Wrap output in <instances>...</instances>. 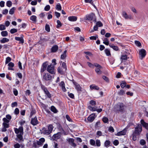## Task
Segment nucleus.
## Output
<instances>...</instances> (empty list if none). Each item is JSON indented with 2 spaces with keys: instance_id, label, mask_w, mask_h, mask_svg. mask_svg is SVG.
I'll use <instances>...</instances> for the list:
<instances>
[{
  "instance_id": "49",
  "label": "nucleus",
  "mask_w": 148,
  "mask_h": 148,
  "mask_svg": "<svg viewBox=\"0 0 148 148\" xmlns=\"http://www.w3.org/2000/svg\"><path fill=\"white\" fill-rule=\"evenodd\" d=\"M135 43L136 45L138 47H140L141 46V43L138 41H135Z\"/></svg>"
},
{
  "instance_id": "31",
  "label": "nucleus",
  "mask_w": 148,
  "mask_h": 148,
  "mask_svg": "<svg viewBox=\"0 0 148 148\" xmlns=\"http://www.w3.org/2000/svg\"><path fill=\"white\" fill-rule=\"evenodd\" d=\"M1 34L3 37L6 36L8 35V32L6 31H3L1 32Z\"/></svg>"
},
{
  "instance_id": "4",
  "label": "nucleus",
  "mask_w": 148,
  "mask_h": 148,
  "mask_svg": "<svg viewBox=\"0 0 148 148\" xmlns=\"http://www.w3.org/2000/svg\"><path fill=\"white\" fill-rule=\"evenodd\" d=\"M95 67H96L95 71L97 74L99 75H101L102 72L101 69H102V67L100 65L97 63H95Z\"/></svg>"
},
{
  "instance_id": "36",
  "label": "nucleus",
  "mask_w": 148,
  "mask_h": 148,
  "mask_svg": "<svg viewBox=\"0 0 148 148\" xmlns=\"http://www.w3.org/2000/svg\"><path fill=\"white\" fill-rule=\"evenodd\" d=\"M36 18L37 17L36 16L32 15L30 17V19L34 22H36Z\"/></svg>"
},
{
  "instance_id": "25",
  "label": "nucleus",
  "mask_w": 148,
  "mask_h": 148,
  "mask_svg": "<svg viewBox=\"0 0 148 148\" xmlns=\"http://www.w3.org/2000/svg\"><path fill=\"white\" fill-rule=\"evenodd\" d=\"M67 51L65 50L61 56L60 58L61 59L64 60L65 59L66 57Z\"/></svg>"
},
{
  "instance_id": "40",
  "label": "nucleus",
  "mask_w": 148,
  "mask_h": 148,
  "mask_svg": "<svg viewBox=\"0 0 148 148\" xmlns=\"http://www.w3.org/2000/svg\"><path fill=\"white\" fill-rule=\"evenodd\" d=\"M89 104L92 106H95L96 105V103L95 101L93 100H91L89 101Z\"/></svg>"
},
{
  "instance_id": "46",
  "label": "nucleus",
  "mask_w": 148,
  "mask_h": 148,
  "mask_svg": "<svg viewBox=\"0 0 148 148\" xmlns=\"http://www.w3.org/2000/svg\"><path fill=\"white\" fill-rule=\"evenodd\" d=\"M12 5V2L10 1H8L6 3V5L9 7H11Z\"/></svg>"
},
{
  "instance_id": "45",
  "label": "nucleus",
  "mask_w": 148,
  "mask_h": 148,
  "mask_svg": "<svg viewBox=\"0 0 148 148\" xmlns=\"http://www.w3.org/2000/svg\"><path fill=\"white\" fill-rule=\"evenodd\" d=\"M2 125L3 127H4L6 128H9L10 126L9 124H8L7 123H2Z\"/></svg>"
},
{
  "instance_id": "39",
  "label": "nucleus",
  "mask_w": 148,
  "mask_h": 148,
  "mask_svg": "<svg viewBox=\"0 0 148 148\" xmlns=\"http://www.w3.org/2000/svg\"><path fill=\"white\" fill-rule=\"evenodd\" d=\"M45 29L48 32H49L50 31L49 25L47 24H46L45 26Z\"/></svg>"
},
{
  "instance_id": "47",
  "label": "nucleus",
  "mask_w": 148,
  "mask_h": 148,
  "mask_svg": "<svg viewBox=\"0 0 148 148\" xmlns=\"http://www.w3.org/2000/svg\"><path fill=\"white\" fill-rule=\"evenodd\" d=\"M17 32V29L15 28H13L11 29L10 30V32L11 34H14Z\"/></svg>"
},
{
  "instance_id": "5",
  "label": "nucleus",
  "mask_w": 148,
  "mask_h": 148,
  "mask_svg": "<svg viewBox=\"0 0 148 148\" xmlns=\"http://www.w3.org/2000/svg\"><path fill=\"white\" fill-rule=\"evenodd\" d=\"M115 109L117 111H122L124 109V106L122 103H118L115 106Z\"/></svg>"
},
{
  "instance_id": "20",
  "label": "nucleus",
  "mask_w": 148,
  "mask_h": 148,
  "mask_svg": "<svg viewBox=\"0 0 148 148\" xmlns=\"http://www.w3.org/2000/svg\"><path fill=\"white\" fill-rule=\"evenodd\" d=\"M15 39L16 40L20 41V43H24L23 35H22V36L21 37H15Z\"/></svg>"
},
{
  "instance_id": "14",
  "label": "nucleus",
  "mask_w": 148,
  "mask_h": 148,
  "mask_svg": "<svg viewBox=\"0 0 148 148\" xmlns=\"http://www.w3.org/2000/svg\"><path fill=\"white\" fill-rule=\"evenodd\" d=\"M96 117V114L95 113H93L90 115L88 118V120L90 122H92Z\"/></svg>"
},
{
  "instance_id": "24",
  "label": "nucleus",
  "mask_w": 148,
  "mask_h": 148,
  "mask_svg": "<svg viewBox=\"0 0 148 148\" xmlns=\"http://www.w3.org/2000/svg\"><path fill=\"white\" fill-rule=\"evenodd\" d=\"M127 58H129V57H127L126 55H122L121 56V62H123V61L126 60Z\"/></svg>"
},
{
  "instance_id": "54",
  "label": "nucleus",
  "mask_w": 148,
  "mask_h": 148,
  "mask_svg": "<svg viewBox=\"0 0 148 148\" xmlns=\"http://www.w3.org/2000/svg\"><path fill=\"white\" fill-rule=\"evenodd\" d=\"M102 120L104 123H107L108 121V119L106 117L103 118Z\"/></svg>"
},
{
  "instance_id": "8",
  "label": "nucleus",
  "mask_w": 148,
  "mask_h": 148,
  "mask_svg": "<svg viewBox=\"0 0 148 148\" xmlns=\"http://www.w3.org/2000/svg\"><path fill=\"white\" fill-rule=\"evenodd\" d=\"M52 77L49 74L45 73L42 76V79L44 81L50 80L51 79Z\"/></svg>"
},
{
  "instance_id": "2",
  "label": "nucleus",
  "mask_w": 148,
  "mask_h": 148,
  "mask_svg": "<svg viewBox=\"0 0 148 148\" xmlns=\"http://www.w3.org/2000/svg\"><path fill=\"white\" fill-rule=\"evenodd\" d=\"M142 130V127L140 124H138L135 128L134 131L133 132L132 134V139L133 140L136 141L137 140V136H139Z\"/></svg>"
},
{
  "instance_id": "44",
  "label": "nucleus",
  "mask_w": 148,
  "mask_h": 148,
  "mask_svg": "<svg viewBox=\"0 0 148 148\" xmlns=\"http://www.w3.org/2000/svg\"><path fill=\"white\" fill-rule=\"evenodd\" d=\"M96 25L98 27H101L103 26V24L100 21H99L97 22Z\"/></svg>"
},
{
  "instance_id": "62",
  "label": "nucleus",
  "mask_w": 148,
  "mask_h": 148,
  "mask_svg": "<svg viewBox=\"0 0 148 148\" xmlns=\"http://www.w3.org/2000/svg\"><path fill=\"white\" fill-rule=\"evenodd\" d=\"M3 120L4 121L3 123H8L9 122V120L6 119V118H4L3 119Z\"/></svg>"
},
{
  "instance_id": "56",
  "label": "nucleus",
  "mask_w": 148,
  "mask_h": 148,
  "mask_svg": "<svg viewBox=\"0 0 148 148\" xmlns=\"http://www.w3.org/2000/svg\"><path fill=\"white\" fill-rule=\"evenodd\" d=\"M58 72L61 74H62L63 73V71H62L61 68L59 67L58 68Z\"/></svg>"
},
{
  "instance_id": "50",
  "label": "nucleus",
  "mask_w": 148,
  "mask_h": 148,
  "mask_svg": "<svg viewBox=\"0 0 148 148\" xmlns=\"http://www.w3.org/2000/svg\"><path fill=\"white\" fill-rule=\"evenodd\" d=\"M11 60V58L8 57H7L6 59L5 63L6 64L8 63Z\"/></svg>"
},
{
  "instance_id": "30",
  "label": "nucleus",
  "mask_w": 148,
  "mask_h": 148,
  "mask_svg": "<svg viewBox=\"0 0 148 148\" xmlns=\"http://www.w3.org/2000/svg\"><path fill=\"white\" fill-rule=\"evenodd\" d=\"M103 40V43L105 45H108L109 44V41L108 40V39L107 38H105Z\"/></svg>"
},
{
  "instance_id": "61",
  "label": "nucleus",
  "mask_w": 148,
  "mask_h": 148,
  "mask_svg": "<svg viewBox=\"0 0 148 148\" xmlns=\"http://www.w3.org/2000/svg\"><path fill=\"white\" fill-rule=\"evenodd\" d=\"M5 29V27L4 25H0V30H3Z\"/></svg>"
},
{
  "instance_id": "1",
  "label": "nucleus",
  "mask_w": 148,
  "mask_h": 148,
  "mask_svg": "<svg viewBox=\"0 0 148 148\" xmlns=\"http://www.w3.org/2000/svg\"><path fill=\"white\" fill-rule=\"evenodd\" d=\"M14 131L16 134H17L16 136L17 139L16 138V140L21 141L23 139V128L22 126L18 128L14 127Z\"/></svg>"
},
{
  "instance_id": "6",
  "label": "nucleus",
  "mask_w": 148,
  "mask_h": 148,
  "mask_svg": "<svg viewBox=\"0 0 148 148\" xmlns=\"http://www.w3.org/2000/svg\"><path fill=\"white\" fill-rule=\"evenodd\" d=\"M41 87L44 92L45 94L47 95V97L49 98H51V95L48 90L47 88L43 85H41Z\"/></svg>"
},
{
  "instance_id": "17",
  "label": "nucleus",
  "mask_w": 148,
  "mask_h": 148,
  "mask_svg": "<svg viewBox=\"0 0 148 148\" xmlns=\"http://www.w3.org/2000/svg\"><path fill=\"white\" fill-rule=\"evenodd\" d=\"M59 86L61 87L62 90L64 92H65L66 91V90L65 86V84L63 81L61 82L60 83Z\"/></svg>"
},
{
  "instance_id": "10",
  "label": "nucleus",
  "mask_w": 148,
  "mask_h": 148,
  "mask_svg": "<svg viewBox=\"0 0 148 148\" xmlns=\"http://www.w3.org/2000/svg\"><path fill=\"white\" fill-rule=\"evenodd\" d=\"M139 53L140 55L139 58L141 60L145 58L146 54V50L143 49H141L139 51Z\"/></svg>"
},
{
  "instance_id": "64",
  "label": "nucleus",
  "mask_w": 148,
  "mask_h": 148,
  "mask_svg": "<svg viewBox=\"0 0 148 148\" xmlns=\"http://www.w3.org/2000/svg\"><path fill=\"white\" fill-rule=\"evenodd\" d=\"M55 14L57 18H58L60 16V13L57 12H55Z\"/></svg>"
},
{
  "instance_id": "15",
  "label": "nucleus",
  "mask_w": 148,
  "mask_h": 148,
  "mask_svg": "<svg viewBox=\"0 0 148 148\" xmlns=\"http://www.w3.org/2000/svg\"><path fill=\"white\" fill-rule=\"evenodd\" d=\"M60 134L61 133L60 132H58L54 134L52 137L53 140H56L59 139L60 137Z\"/></svg>"
},
{
  "instance_id": "43",
  "label": "nucleus",
  "mask_w": 148,
  "mask_h": 148,
  "mask_svg": "<svg viewBox=\"0 0 148 148\" xmlns=\"http://www.w3.org/2000/svg\"><path fill=\"white\" fill-rule=\"evenodd\" d=\"M36 113V110L34 109H32L31 111L30 114V117H32V116L34 114H35Z\"/></svg>"
},
{
  "instance_id": "23",
  "label": "nucleus",
  "mask_w": 148,
  "mask_h": 148,
  "mask_svg": "<svg viewBox=\"0 0 148 148\" xmlns=\"http://www.w3.org/2000/svg\"><path fill=\"white\" fill-rule=\"evenodd\" d=\"M68 20L71 21H75L77 20V18L75 16H71L68 17Z\"/></svg>"
},
{
  "instance_id": "11",
  "label": "nucleus",
  "mask_w": 148,
  "mask_h": 148,
  "mask_svg": "<svg viewBox=\"0 0 148 148\" xmlns=\"http://www.w3.org/2000/svg\"><path fill=\"white\" fill-rule=\"evenodd\" d=\"M88 108L91 111L93 112L97 111L98 113H100L102 111L101 108L97 109L95 107L91 106L90 105L88 106Z\"/></svg>"
},
{
  "instance_id": "59",
  "label": "nucleus",
  "mask_w": 148,
  "mask_h": 148,
  "mask_svg": "<svg viewBox=\"0 0 148 148\" xmlns=\"http://www.w3.org/2000/svg\"><path fill=\"white\" fill-rule=\"evenodd\" d=\"M62 66L64 69H65V70L66 71V69H67V68H66V63L64 62H63L62 64Z\"/></svg>"
},
{
  "instance_id": "35",
  "label": "nucleus",
  "mask_w": 148,
  "mask_h": 148,
  "mask_svg": "<svg viewBox=\"0 0 148 148\" xmlns=\"http://www.w3.org/2000/svg\"><path fill=\"white\" fill-rule=\"evenodd\" d=\"M125 91L123 89H121L118 92V94L119 95H123L125 94Z\"/></svg>"
},
{
  "instance_id": "32",
  "label": "nucleus",
  "mask_w": 148,
  "mask_h": 148,
  "mask_svg": "<svg viewBox=\"0 0 148 148\" xmlns=\"http://www.w3.org/2000/svg\"><path fill=\"white\" fill-rule=\"evenodd\" d=\"M51 110L54 113H56L57 110L56 108L53 106H52L51 107Z\"/></svg>"
},
{
  "instance_id": "12",
  "label": "nucleus",
  "mask_w": 148,
  "mask_h": 148,
  "mask_svg": "<svg viewBox=\"0 0 148 148\" xmlns=\"http://www.w3.org/2000/svg\"><path fill=\"white\" fill-rule=\"evenodd\" d=\"M73 83L75 86V88L78 91L81 92L82 91V88L78 84L74 81V80L73 81Z\"/></svg>"
},
{
  "instance_id": "16",
  "label": "nucleus",
  "mask_w": 148,
  "mask_h": 148,
  "mask_svg": "<svg viewBox=\"0 0 148 148\" xmlns=\"http://www.w3.org/2000/svg\"><path fill=\"white\" fill-rule=\"evenodd\" d=\"M140 123L143 127L148 130V123L145 122L143 119H141V120Z\"/></svg>"
},
{
  "instance_id": "53",
  "label": "nucleus",
  "mask_w": 148,
  "mask_h": 148,
  "mask_svg": "<svg viewBox=\"0 0 148 148\" xmlns=\"http://www.w3.org/2000/svg\"><path fill=\"white\" fill-rule=\"evenodd\" d=\"M68 96L71 98L72 99H74V95L72 93H70L69 92H68Z\"/></svg>"
},
{
  "instance_id": "42",
  "label": "nucleus",
  "mask_w": 148,
  "mask_h": 148,
  "mask_svg": "<svg viewBox=\"0 0 148 148\" xmlns=\"http://www.w3.org/2000/svg\"><path fill=\"white\" fill-rule=\"evenodd\" d=\"M15 10V7H14L12 8L9 11V13L10 14H14V11Z\"/></svg>"
},
{
  "instance_id": "37",
  "label": "nucleus",
  "mask_w": 148,
  "mask_h": 148,
  "mask_svg": "<svg viewBox=\"0 0 148 148\" xmlns=\"http://www.w3.org/2000/svg\"><path fill=\"white\" fill-rule=\"evenodd\" d=\"M92 0H85V1L86 3H90L95 8L96 7L94 4L93 2H92Z\"/></svg>"
},
{
  "instance_id": "33",
  "label": "nucleus",
  "mask_w": 148,
  "mask_h": 148,
  "mask_svg": "<svg viewBox=\"0 0 148 148\" xmlns=\"http://www.w3.org/2000/svg\"><path fill=\"white\" fill-rule=\"evenodd\" d=\"M57 25L56 26L57 28L59 29L62 26V24L60 21L58 20L57 21Z\"/></svg>"
},
{
  "instance_id": "34",
  "label": "nucleus",
  "mask_w": 148,
  "mask_h": 148,
  "mask_svg": "<svg viewBox=\"0 0 148 148\" xmlns=\"http://www.w3.org/2000/svg\"><path fill=\"white\" fill-rule=\"evenodd\" d=\"M104 51L107 56H109L111 55L110 51L108 49H106L104 50Z\"/></svg>"
},
{
  "instance_id": "7",
  "label": "nucleus",
  "mask_w": 148,
  "mask_h": 148,
  "mask_svg": "<svg viewBox=\"0 0 148 148\" xmlns=\"http://www.w3.org/2000/svg\"><path fill=\"white\" fill-rule=\"evenodd\" d=\"M47 71L51 74H55L54 66L51 64L48 65L47 69Z\"/></svg>"
},
{
  "instance_id": "13",
  "label": "nucleus",
  "mask_w": 148,
  "mask_h": 148,
  "mask_svg": "<svg viewBox=\"0 0 148 148\" xmlns=\"http://www.w3.org/2000/svg\"><path fill=\"white\" fill-rule=\"evenodd\" d=\"M38 121L36 116L34 118H32L31 121V124L33 125H35L38 123Z\"/></svg>"
},
{
  "instance_id": "18",
  "label": "nucleus",
  "mask_w": 148,
  "mask_h": 148,
  "mask_svg": "<svg viewBox=\"0 0 148 148\" xmlns=\"http://www.w3.org/2000/svg\"><path fill=\"white\" fill-rule=\"evenodd\" d=\"M126 130L124 129L123 130L118 132L116 135L118 136H121L122 135H124L126 134Z\"/></svg>"
},
{
  "instance_id": "48",
  "label": "nucleus",
  "mask_w": 148,
  "mask_h": 148,
  "mask_svg": "<svg viewBox=\"0 0 148 148\" xmlns=\"http://www.w3.org/2000/svg\"><path fill=\"white\" fill-rule=\"evenodd\" d=\"M110 142L108 140H106L104 143V145L106 147H107L110 144Z\"/></svg>"
},
{
  "instance_id": "9",
  "label": "nucleus",
  "mask_w": 148,
  "mask_h": 148,
  "mask_svg": "<svg viewBox=\"0 0 148 148\" xmlns=\"http://www.w3.org/2000/svg\"><path fill=\"white\" fill-rule=\"evenodd\" d=\"M95 14L93 13H92L89 15H87L86 16V19L89 20H93L94 19L93 21L96 22V18H95Z\"/></svg>"
},
{
  "instance_id": "41",
  "label": "nucleus",
  "mask_w": 148,
  "mask_h": 148,
  "mask_svg": "<svg viewBox=\"0 0 148 148\" xmlns=\"http://www.w3.org/2000/svg\"><path fill=\"white\" fill-rule=\"evenodd\" d=\"M87 64L88 66L92 68H94L95 66V63L93 64L89 62H87Z\"/></svg>"
},
{
  "instance_id": "3",
  "label": "nucleus",
  "mask_w": 148,
  "mask_h": 148,
  "mask_svg": "<svg viewBox=\"0 0 148 148\" xmlns=\"http://www.w3.org/2000/svg\"><path fill=\"white\" fill-rule=\"evenodd\" d=\"M53 127L51 124L49 125L48 126V128L43 127L41 131H42V133L44 134L48 135L52 132Z\"/></svg>"
},
{
  "instance_id": "57",
  "label": "nucleus",
  "mask_w": 148,
  "mask_h": 148,
  "mask_svg": "<svg viewBox=\"0 0 148 148\" xmlns=\"http://www.w3.org/2000/svg\"><path fill=\"white\" fill-rule=\"evenodd\" d=\"M96 144L97 147H99L100 146V142L99 140H96Z\"/></svg>"
},
{
  "instance_id": "27",
  "label": "nucleus",
  "mask_w": 148,
  "mask_h": 148,
  "mask_svg": "<svg viewBox=\"0 0 148 148\" xmlns=\"http://www.w3.org/2000/svg\"><path fill=\"white\" fill-rule=\"evenodd\" d=\"M9 41V39L6 38H3L0 40L1 43H4Z\"/></svg>"
},
{
  "instance_id": "63",
  "label": "nucleus",
  "mask_w": 148,
  "mask_h": 148,
  "mask_svg": "<svg viewBox=\"0 0 148 148\" xmlns=\"http://www.w3.org/2000/svg\"><path fill=\"white\" fill-rule=\"evenodd\" d=\"M113 143L115 145L117 146L119 144V142L118 140H115L113 142Z\"/></svg>"
},
{
  "instance_id": "38",
  "label": "nucleus",
  "mask_w": 148,
  "mask_h": 148,
  "mask_svg": "<svg viewBox=\"0 0 148 148\" xmlns=\"http://www.w3.org/2000/svg\"><path fill=\"white\" fill-rule=\"evenodd\" d=\"M56 9L58 10H61L62 9V7L61 5L59 3H58L57 4L56 7Z\"/></svg>"
},
{
  "instance_id": "21",
  "label": "nucleus",
  "mask_w": 148,
  "mask_h": 148,
  "mask_svg": "<svg viewBox=\"0 0 148 148\" xmlns=\"http://www.w3.org/2000/svg\"><path fill=\"white\" fill-rule=\"evenodd\" d=\"M58 45H55L53 46L51 48V52L55 53L56 52L58 49Z\"/></svg>"
},
{
  "instance_id": "51",
  "label": "nucleus",
  "mask_w": 148,
  "mask_h": 148,
  "mask_svg": "<svg viewBox=\"0 0 148 148\" xmlns=\"http://www.w3.org/2000/svg\"><path fill=\"white\" fill-rule=\"evenodd\" d=\"M90 143L91 145L92 146H95V141L94 140L91 139L90 140Z\"/></svg>"
},
{
  "instance_id": "22",
  "label": "nucleus",
  "mask_w": 148,
  "mask_h": 148,
  "mask_svg": "<svg viewBox=\"0 0 148 148\" xmlns=\"http://www.w3.org/2000/svg\"><path fill=\"white\" fill-rule=\"evenodd\" d=\"M74 140L72 138H70L69 139L68 142L71 146L75 147L76 146V144L74 143Z\"/></svg>"
},
{
  "instance_id": "19",
  "label": "nucleus",
  "mask_w": 148,
  "mask_h": 148,
  "mask_svg": "<svg viewBox=\"0 0 148 148\" xmlns=\"http://www.w3.org/2000/svg\"><path fill=\"white\" fill-rule=\"evenodd\" d=\"M90 88L91 90H98L99 89V87L95 84H92L90 85Z\"/></svg>"
},
{
  "instance_id": "58",
  "label": "nucleus",
  "mask_w": 148,
  "mask_h": 148,
  "mask_svg": "<svg viewBox=\"0 0 148 148\" xmlns=\"http://www.w3.org/2000/svg\"><path fill=\"white\" fill-rule=\"evenodd\" d=\"M50 6L49 5H47L45 8L44 10L46 11H48L50 9Z\"/></svg>"
},
{
  "instance_id": "28",
  "label": "nucleus",
  "mask_w": 148,
  "mask_h": 148,
  "mask_svg": "<svg viewBox=\"0 0 148 148\" xmlns=\"http://www.w3.org/2000/svg\"><path fill=\"white\" fill-rule=\"evenodd\" d=\"M126 82L124 81H121L120 83V86L122 88H123L125 87L126 86Z\"/></svg>"
},
{
  "instance_id": "55",
  "label": "nucleus",
  "mask_w": 148,
  "mask_h": 148,
  "mask_svg": "<svg viewBox=\"0 0 148 148\" xmlns=\"http://www.w3.org/2000/svg\"><path fill=\"white\" fill-rule=\"evenodd\" d=\"M140 144L141 145H143L146 144V142L145 140L141 139L140 140Z\"/></svg>"
},
{
  "instance_id": "60",
  "label": "nucleus",
  "mask_w": 148,
  "mask_h": 148,
  "mask_svg": "<svg viewBox=\"0 0 148 148\" xmlns=\"http://www.w3.org/2000/svg\"><path fill=\"white\" fill-rule=\"evenodd\" d=\"M102 78L103 79L107 82H109V79L108 78L105 76H103Z\"/></svg>"
},
{
  "instance_id": "52",
  "label": "nucleus",
  "mask_w": 148,
  "mask_h": 148,
  "mask_svg": "<svg viewBox=\"0 0 148 148\" xmlns=\"http://www.w3.org/2000/svg\"><path fill=\"white\" fill-rule=\"evenodd\" d=\"M48 64V62H47V61L45 62L43 64L42 66L44 67V68H47V65Z\"/></svg>"
},
{
  "instance_id": "26",
  "label": "nucleus",
  "mask_w": 148,
  "mask_h": 148,
  "mask_svg": "<svg viewBox=\"0 0 148 148\" xmlns=\"http://www.w3.org/2000/svg\"><path fill=\"white\" fill-rule=\"evenodd\" d=\"M109 46L112 48L114 50L116 51H118L119 50V48L118 46L113 45H109Z\"/></svg>"
},
{
  "instance_id": "29",
  "label": "nucleus",
  "mask_w": 148,
  "mask_h": 148,
  "mask_svg": "<svg viewBox=\"0 0 148 148\" xmlns=\"http://www.w3.org/2000/svg\"><path fill=\"white\" fill-rule=\"evenodd\" d=\"M122 15L126 19H127L130 18V17H129L127 15L126 12L125 11L123 12Z\"/></svg>"
}]
</instances>
